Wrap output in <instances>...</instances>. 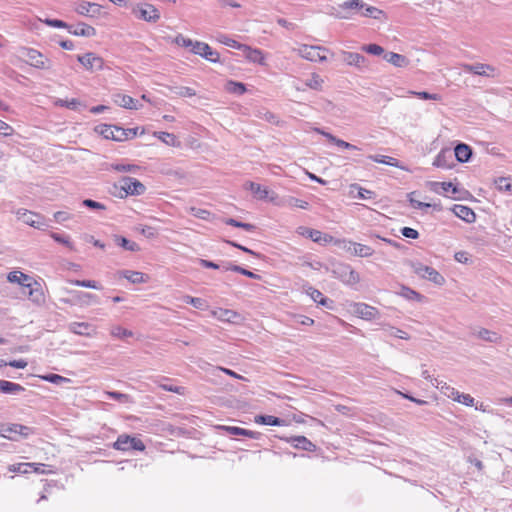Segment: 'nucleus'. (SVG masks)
I'll return each mask as SVG.
<instances>
[{"instance_id": "f257e3e1", "label": "nucleus", "mask_w": 512, "mask_h": 512, "mask_svg": "<svg viewBox=\"0 0 512 512\" xmlns=\"http://www.w3.org/2000/svg\"><path fill=\"white\" fill-rule=\"evenodd\" d=\"M131 12L136 19L148 23H156L161 18V14L158 8L147 2L134 5L131 9Z\"/></svg>"}, {"instance_id": "f03ea898", "label": "nucleus", "mask_w": 512, "mask_h": 512, "mask_svg": "<svg viewBox=\"0 0 512 512\" xmlns=\"http://www.w3.org/2000/svg\"><path fill=\"white\" fill-rule=\"evenodd\" d=\"M112 446L115 450L123 452L128 450H136L143 452L146 448L144 442L140 438L130 436L127 434L119 435Z\"/></svg>"}, {"instance_id": "7ed1b4c3", "label": "nucleus", "mask_w": 512, "mask_h": 512, "mask_svg": "<svg viewBox=\"0 0 512 512\" xmlns=\"http://www.w3.org/2000/svg\"><path fill=\"white\" fill-rule=\"evenodd\" d=\"M328 50L321 46L302 44L298 47L297 53L303 59L312 62H322L327 59Z\"/></svg>"}, {"instance_id": "20e7f679", "label": "nucleus", "mask_w": 512, "mask_h": 512, "mask_svg": "<svg viewBox=\"0 0 512 512\" xmlns=\"http://www.w3.org/2000/svg\"><path fill=\"white\" fill-rule=\"evenodd\" d=\"M119 188L123 192L120 197L138 196L146 191L145 185L132 177H123L119 180Z\"/></svg>"}, {"instance_id": "39448f33", "label": "nucleus", "mask_w": 512, "mask_h": 512, "mask_svg": "<svg viewBox=\"0 0 512 512\" xmlns=\"http://www.w3.org/2000/svg\"><path fill=\"white\" fill-rule=\"evenodd\" d=\"M32 433V428L18 423L2 425L0 429L1 436L10 440H17L19 437L26 438Z\"/></svg>"}, {"instance_id": "423d86ee", "label": "nucleus", "mask_w": 512, "mask_h": 512, "mask_svg": "<svg viewBox=\"0 0 512 512\" xmlns=\"http://www.w3.org/2000/svg\"><path fill=\"white\" fill-rule=\"evenodd\" d=\"M27 64L37 69H48L50 61L40 51L34 48H24L22 51Z\"/></svg>"}, {"instance_id": "0eeeda50", "label": "nucleus", "mask_w": 512, "mask_h": 512, "mask_svg": "<svg viewBox=\"0 0 512 512\" xmlns=\"http://www.w3.org/2000/svg\"><path fill=\"white\" fill-rule=\"evenodd\" d=\"M95 132L105 139L114 141H125V129L116 125L99 124L95 127Z\"/></svg>"}, {"instance_id": "6e6552de", "label": "nucleus", "mask_w": 512, "mask_h": 512, "mask_svg": "<svg viewBox=\"0 0 512 512\" xmlns=\"http://www.w3.org/2000/svg\"><path fill=\"white\" fill-rule=\"evenodd\" d=\"M192 54L198 55L212 63L220 62V54L214 50L209 44L201 41H195L193 44Z\"/></svg>"}, {"instance_id": "1a4fd4ad", "label": "nucleus", "mask_w": 512, "mask_h": 512, "mask_svg": "<svg viewBox=\"0 0 512 512\" xmlns=\"http://www.w3.org/2000/svg\"><path fill=\"white\" fill-rule=\"evenodd\" d=\"M414 272L422 278L428 279L437 285H443L445 282L444 277L434 268L417 263L413 265Z\"/></svg>"}, {"instance_id": "9d476101", "label": "nucleus", "mask_w": 512, "mask_h": 512, "mask_svg": "<svg viewBox=\"0 0 512 512\" xmlns=\"http://www.w3.org/2000/svg\"><path fill=\"white\" fill-rule=\"evenodd\" d=\"M78 61L89 71H100L104 68V59L94 53L78 56Z\"/></svg>"}, {"instance_id": "9b49d317", "label": "nucleus", "mask_w": 512, "mask_h": 512, "mask_svg": "<svg viewBox=\"0 0 512 512\" xmlns=\"http://www.w3.org/2000/svg\"><path fill=\"white\" fill-rule=\"evenodd\" d=\"M16 215L18 219L31 227L41 229L45 225L44 218L40 214L27 209H19L16 212Z\"/></svg>"}, {"instance_id": "f8f14e48", "label": "nucleus", "mask_w": 512, "mask_h": 512, "mask_svg": "<svg viewBox=\"0 0 512 512\" xmlns=\"http://www.w3.org/2000/svg\"><path fill=\"white\" fill-rule=\"evenodd\" d=\"M25 287L29 289L28 298L32 302L38 305L45 303L46 297L44 290L37 280L32 279L27 284H25Z\"/></svg>"}, {"instance_id": "ddd939ff", "label": "nucleus", "mask_w": 512, "mask_h": 512, "mask_svg": "<svg viewBox=\"0 0 512 512\" xmlns=\"http://www.w3.org/2000/svg\"><path fill=\"white\" fill-rule=\"evenodd\" d=\"M281 439L291 444L296 449H301L308 452H314L316 450V445L305 436H291Z\"/></svg>"}, {"instance_id": "4468645a", "label": "nucleus", "mask_w": 512, "mask_h": 512, "mask_svg": "<svg viewBox=\"0 0 512 512\" xmlns=\"http://www.w3.org/2000/svg\"><path fill=\"white\" fill-rule=\"evenodd\" d=\"M241 51L248 61L259 65H266V55L262 50L244 44Z\"/></svg>"}, {"instance_id": "2eb2a0df", "label": "nucleus", "mask_w": 512, "mask_h": 512, "mask_svg": "<svg viewBox=\"0 0 512 512\" xmlns=\"http://www.w3.org/2000/svg\"><path fill=\"white\" fill-rule=\"evenodd\" d=\"M324 85V79L318 73H311L303 85H296L297 91H306L307 89L321 91Z\"/></svg>"}, {"instance_id": "dca6fc26", "label": "nucleus", "mask_w": 512, "mask_h": 512, "mask_svg": "<svg viewBox=\"0 0 512 512\" xmlns=\"http://www.w3.org/2000/svg\"><path fill=\"white\" fill-rule=\"evenodd\" d=\"M353 313L356 316L366 320L374 319L378 315V311L376 308L369 306L368 304L365 303L354 304Z\"/></svg>"}, {"instance_id": "f3484780", "label": "nucleus", "mask_w": 512, "mask_h": 512, "mask_svg": "<svg viewBox=\"0 0 512 512\" xmlns=\"http://www.w3.org/2000/svg\"><path fill=\"white\" fill-rule=\"evenodd\" d=\"M45 465L40 463H18L16 465H13L10 468V471L12 472H19V473H29V472H35L44 474L46 473V470L44 469Z\"/></svg>"}, {"instance_id": "a211bd4d", "label": "nucleus", "mask_w": 512, "mask_h": 512, "mask_svg": "<svg viewBox=\"0 0 512 512\" xmlns=\"http://www.w3.org/2000/svg\"><path fill=\"white\" fill-rule=\"evenodd\" d=\"M114 103L122 108L129 109V110H137L141 107L139 105L138 100L134 99L133 97L118 93L114 95Z\"/></svg>"}, {"instance_id": "6ab92c4d", "label": "nucleus", "mask_w": 512, "mask_h": 512, "mask_svg": "<svg viewBox=\"0 0 512 512\" xmlns=\"http://www.w3.org/2000/svg\"><path fill=\"white\" fill-rule=\"evenodd\" d=\"M211 315L222 322H235L240 316L239 314L231 309L217 308L211 311Z\"/></svg>"}, {"instance_id": "aec40b11", "label": "nucleus", "mask_w": 512, "mask_h": 512, "mask_svg": "<svg viewBox=\"0 0 512 512\" xmlns=\"http://www.w3.org/2000/svg\"><path fill=\"white\" fill-rule=\"evenodd\" d=\"M453 213L467 223H473L476 220L475 212L465 205H454L452 208Z\"/></svg>"}, {"instance_id": "412c9836", "label": "nucleus", "mask_w": 512, "mask_h": 512, "mask_svg": "<svg viewBox=\"0 0 512 512\" xmlns=\"http://www.w3.org/2000/svg\"><path fill=\"white\" fill-rule=\"evenodd\" d=\"M120 276L127 279L132 284H141L149 281V275L133 270H123L120 272Z\"/></svg>"}, {"instance_id": "4be33fe9", "label": "nucleus", "mask_w": 512, "mask_h": 512, "mask_svg": "<svg viewBox=\"0 0 512 512\" xmlns=\"http://www.w3.org/2000/svg\"><path fill=\"white\" fill-rule=\"evenodd\" d=\"M464 70L477 75L494 76L495 68L488 64H476L463 66Z\"/></svg>"}, {"instance_id": "5701e85b", "label": "nucleus", "mask_w": 512, "mask_h": 512, "mask_svg": "<svg viewBox=\"0 0 512 512\" xmlns=\"http://www.w3.org/2000/svg\"><path fill=\"white\" fill-rule=\"evenodd\" d=\"M218 429L223 430L231 435H240V436H246L248 438L255 439L258 436V433L252 430L244 429L241 427L236 426H226V425H219L217 426Z\"/></svg>"}, {"instance_id": "b1692460", "label": "nucleus", "mask_w": 512, "mask_h": 512, "mask_svg": "<svg viewBox=\"0 0 512 512\" xmlns=\"http://www.w3.org/2000/svg\"><path fill=\"white\" fill-rule=\"evenodd\" d=\"M348 251L359 257H370L373 255L374 250L372 247L356 242H349Z\"/></svg>"}, {"instance_id": "393cba45", "label": "nucleus", "mask_w": 512, "mask_h": 512, "mask_svg": "<svg viewBox=\"0 0 512 512\" xmlns=\"http://www.w3.org/2000/svg\"><path fill=\"white\" fill-rule=\"evenodd\" d=\"M361 15L363 17L372 18L379 21H384L387 19V14L382 9H379L374 6H368L364 4V8H361Z\"/></svg>"}, {"instance_id": "a878e982", "label": "nucleus", "mask_w": 512, "mask_h": 512, "mask_svg": "<svg viewBox=\"0 0 512 512\" xmlns=\"http://www.w3.org/2000/svg\"><path fill=\"white\" fill-rule=\"evenodd\" d=\"M309 238L316 243H322V244H330V243L338 244L341 242L340 240L335 239L333 236L326 234V233H322L321 231L316 230V229H313V231L309 232Z\"/></svg>"}, {"instance_id": "bb28decb", "label": "nucleus", "mask_w": 512, "mask_h": 512, "mask_svg": "<svg viewBox=\"0 0 512 512\" xmlns=\"http://www.w3.org/2000/svg\"><path fill=\"white\" fill-rule=\"evenodd\" d=\"M429 189L437 194H446L452 192L455 194L457 188L451 182H430Z\"/></svg>"}, {"instance_id": "cd10ccee", "label": "nucleus", "mask_w": 512, "mask_h": 512, "mask_svg": "<svg viewBox=\"0 0 512 512\" xmlns=\"http://www.w3.org/2000/svg\"><path fill=\"white\" fill-rule=\"evenodd\" d=\"M77 12L85 16H95L100 14L101 6L97 3L83 2L78 5Z\"/></svg>"}, {"instance_id": "c85d7f7f", "label": "nucleus", "mask_w": 512, "mask_h": 512, "mask_svg": "<svg viewBox=\"0 0 512 512\" xmlns=\"http://www.w3.org/2000/svg\"><path fill=\"white\" fill-rule=\"evenodd\" d=\"M384 59L395 67H406L409 64V60L404 55L395 52L386 53Z\"/></svg>"}, {"instance_id": "c756f323", "label": "nucleus", "mask_w": 512, "mask_h": 512, "mask_svg": "<svg viewBox=\"0 0 512 512\" xmlns=\"http://www.w3.org/2000/svg\"><path fill=\"white\" fill-rule=\"evenodd\" d=\"M343 57L345 63L350 66L362 67L366 62L363 55L355 52H344Z\"/></svg>"}, {"instance_id": "7c9ffc66", "label": "nucleus", "mask_w": 512, "mask_h": 512, "mask_svg": "<svg viewBox=\"0 0 512 512\" xmlns=\"http://www.w3.org/2000/svg\"><path fill=\"white\" fill-rule=\"evenodd\" d=\"M255 423L260 425H269V426H283L285 425L284 420L272 416V415H257L254 418Z\"/></svg>"}, {"instance_id": "2f4dec72", "label": "nucleus", "mask_w": 512, "mask_h": 512, "mask_svg": "<svg viewBox=\"0 0 512 512\" xmlns=\"http://www.w3.org/2000/svg\"><path fill=\"white\" fill-rule=\"evenodd\" d=\"M306 293L319 305L331 307L330 304L332 301L326 298L318 289L310 286L306 289Z\"/></svg>"}, {"instance_id": "473e14b6", "label": "nucleus", "mask_w": 512, "mask_h": 512, "mask_svg": "<svg viewBox=\"0 0 512 512\" xmlns=\"http://www.w3.org/2000/svg\"><path fill=\"white\" fill-rule=\"evenodd\" d=\"M153 136L161 140L163 143H165L168 146L171 147H180L181 142L179 139L172 133L168 132H154Z\"/></svg>"}, {"instance_id": "72a5a7b5", "label": "nucleus", "mask_w": 512, "mask_h": 512, "mask_svg": "<svg viewBox=\"0 0 512 512\" xmlns=\"http://www.w3.org/2000/svg\"><path fill=\"white\" fill-rule=\"evenodd\" d=\"M245 188L249 189L255 196H257L259 199H266L268 198L269 191L266 187L261 186L258 183L255 182H247L245 184Z\"/></svg>"}, {"instance_id": "f704fd0d", "label": "nucleus", "mask_w": 512, "mask_h": 512, "mask_svg": "<svg viewBox=\"0 0 512 512\" xmlns=\"http://www.w3.org/2000/svg\"><path fill=\"white\" fill-rule=\"evenodd\" d=\"M7 279L11 283H17L25 287L33 278L21 271H12L8 274Z\"/></svg>"}, {"instance_id": "c9c22d12", "label": "nucleus", "mask_w": 512, "mask_h": 512, "mask_svg": "<svg viewBox=\"0 0 512 512\" xmlns=\"http://www.w3.org/2000/svg\"><path fill=\"white\" fill-rule=\"evenodd\" d=\"M0 391L8 394L19 393L24 391V387L18 383L7 380H0Z\"/></svg>"}, {"instance_id": "e433bc0d", "label": "nucleus", "mask_w": 512, "mask_h": 512, "mask_svg": "<svg viewBox=\"0 0 512 512\" xmlns=\"http://www.w3.org/2000/svg\"><path fill=\"white\" fill-rule=\"evenodd\" d=\"M225 90L231 94L243 95L247 89L242 82L229 80L225 84Z\"/></svg>"}, {"instance_id": "4c0bfd02", "label": "nucleus", "mask_w": 512, "mask_h": 512, "mask_svg": "<svg viewBox=\"0 0 512 512\" xmlns=\"http://www.w3.org/2000/svg\"><path fill=\"white\" fill-rule=\"evenodd\" d=\"M471 153H472V151H471L470 147L466 144H458L455 147V157L460 162L468 161L471 156Z\"/></svg>"}, {"instance_id": "58836bf2", "label": "nucleus", "mask_w": 512, "mask_h": 512, "mask_svg": "<svg viewBox=\"0 0 512 512\" xmlns=\"http://www.w3.org/2000/svg\"><path fill=\"white\" fill-rule=\"evenodd\" d=\"M70 329L75 334L89 336L92 331V326L86 322H74L71 324Z\"/></svg>"}, {"instance_id": "ea45409f", "label": "nucleus", "mask_w": 512, "mask_h": 512, "mask_svg": "<svg viewBox=\"0 0 512 512\" xmlns=\"http://www.w3.org/2000/svg\"><path fill=\"white\" fill-rule=\"evenodd\" d=\"M435 387L446 397L454 400V398L457 396L458 390H456L454 387L450 386L446 382L440 381L435 384Z\"/></svg>"}, {"instance_id": "a19ab883", "label": "nucleus", "mask_w": 512, "mask_h": 512, "mask_svg": "<svg viewBox=\"0 0 512 512\" xmlns=\"http://www.w3.org/2000/svg\"><path fill=\"white\" fill-rule=\"evenodd\" d=\"M216 41L220 44H223L225 46H228L230 48H234V49H238V50H241L243 45L242 43H239L238 41L230 38L228 35L226 34H219L217 37H216Z\"/></svg>"}, {"instance_id": "79ce46f5", "label": "nucleus", "mask_w": 512, "mask_h": 512, "mask_svg": "<svg viewBox=\"0 0 512 512\" xmlns=\"http://www.w3.org/2000/svg\"><path fill=\"white\" fill-rule=\"evenodd\" d=\"M172 42L179 47L188 49L189 52H191V53H192V49H193V44L195 43V41H193L192 39H190L182 34L176 35L174 37V39L172 40Z\"/></svg>"}, {"instance_id": "37998d69", "label": "nucleus", "mask_w": 512, "mask_h": 512, "mask_svg": "<svg viewBox=\"0 0 512 512\" xmlns=\"http://www.w3.org/2000/svg\"><path fill=\"white\" fill-rule=\"evenodd\" d=\"M369 158L377 163H382L394 167H398V160L396 158L390 157V156H369Z\"/></svg>"}, {"instance_id": "c03bdc74", "label": "nucleus", "mask_w": 512, "mask_h": 512, "mask_svg": "<svg viewBox=\"0 0 512 512\" xmlns=\"http://www.w3.org/2000/svg\"><path fill=\"white\" fill-rule=\"evenodd\" d=\"M76 300L79 304H90L92 302L97 301V297L93 294L86 293V292H77L76 293Z\"/></svg>"}, {"instance_id": "a18cd8bd", "label": "nucleus", "mask_w": 512, "mask_h": 512, "mask_svg": "<svg viewBox=\"0 0 512 512\" xmlns=\"http://www.w3.org/2000/svg\"><path fill=\"white\" fill-rule=\"evenodd\" d=\"M41 379L53 383V384H61L70 382L69 378L63 377L59 374H48L44 376H40Z\"/></svg>"}, {"instance_id": "49530a36", "label": "nucleus", "mask_w": 512, "mask_h": 512, "mask_svg": "<svg viewBox=\"0 0 512 512\" xmlns=\"http://www.w3.org/2000/svg\"><path fill=\"white\" fill-rule=\"evenodd\" d=\"M478 337L489 342H497L500 339L497 333L489 331L487 329L479 330Z\"/></svg>"}, {"instance_id": "de8ad7c7", "label": "nucleus", "mask_w": 512, "mask_h": 512, "mask_svg": "<svg viewBox=\"0 0 512 512\" xmlns=\"http://www.w3.org/2000/svg\"><path fill=\"white\" fill-rule=\"evenodd\" d=\"M50 236L56 242L65 245L71 251L75 250V247H74L73 243L70 241L69 237H64V236H62V235H60L58 233H55V232H51Z\"/></svg>"}, {"instance_id": "09e8293b", "label": "nucleus", "mask_w": 512, "mask_h": 512, "mask_svg": "<svg viewBox=\"0 0 512 512\" xmlns=\"http://www.w3.org/2000/svg\"><path fill=\"white\" fill-rule=\"evenodd\" d=\"M225 223L227 225H230V226H233V227L242 228V229H244L246 231H249V232L255 230V226L253 224L239 222V221H237L235 219H232V218L226 219Z\"/></svg>"}, {"instance_id": "8fccbe9b", "label": "nucleus", "mask_w": 512, "mask_h": 512, "mask_svg": "<svg viewBox=\"0 0 512 512\" xmlns=\"http://www.w3.org/2000/svg\"><path fill=\"white\" fill-rule=\"evenodd\" d=\"M361 50L372 55L380 56L384 53V49L378 44H367L361 47Z\"/></svg>"}, {"instance_id": "3c124183", "label": "nucleus", "mask_w": 512, "mask_h": 512, "mask_svg": "<svg viewBox=\"0 0 512 512\" xmlns=\"http://www.w3.org/2000/svg\"><path fill=\"white\" fill-rule=\"evenodd\" d=\"M72 285L85 287V288H92V289H101L102 287L98 285L96 281L93 280H70L69 281Z\"/></svg>"}, {"instance_id": "603ef678", "label": "nucleus", "mask_w": 512, "mask_h": 512, "mask_svg": "<svg viewBox=\"0 0 512 512\" xmlns=\"http://www.w3.org/2000/svg\"><path fill=\"white\" fill-rule=\"evenodd\" d=\"M409 94L414 95L423 100H434V101L441 100V95H439L437 93L431 94V93H428L425 91H422V92L409 91Z\"/></svg>"}, {"instance_id": "864d4df0", "label": "nucleus", "mask_w": 512, "mask_h": 512, "mask_svg": "<svg viewBox=\"0 0 512 512\" xmlns=\"http://www.w3.org/2000/svg\"><path fill=\"white\" fill-rule=\"evenodd\" d=\"M401 295L409 300L422 301L423 299L421 294L408 287L402 288Z\"/></svg>"}, {"instance_id": "5fc2aeb1", "label": "nucleus", "mask_w": 512, "mask_h": 512, "mask_svg": "<svg viewBox=\"0 0 512 512\" xmlns=\"http://www.w3.org/2000/svg\"><path fill=\"white\" fill-rule=\"evenodd\" d=\"M454 401L461 403L465 406H473L475 400L470 394L460 393L458 391L457 396L454 398Z\"/></svg>"}, {"instance_id": "6e6d98bb", "label": "nucleus", "mask_w": 512, "mask_h": 512, "mask_svg": "<svg viewBox=\"0 0 512 512\" xmlns=\"http://www.w3.org/2000/svg\"><path fill=\"white\" fill-rule=\"evenodd\" d=\"M111 335L116 338H127L131 337L133 333L121 326H116L112 328Z\"/></svg>"}, {"instance_id": "4d7b16f0", "label": "nucleus", "mask_w": 512, "mask_h": 512, "mask_svg": "<svg viewBox=\"0 0 512 512\" xmlns=\"http://www.w3.org/2000/svg\"><path fill=\"white\" fill-rule=\"evenodd\" d=\"M76 35H82V36H94L96 34V30L94 27L88 25V24H81L79 26V29L75 31Z\"/></svg>"}, {"instance_id": "13d9d810", "label": "nucleus", "mask_w": 512, "mask_h": 512, "mask_svg": "<svg viewBox=\"0 0 512 512\" xmlns=\"http://www.w3.org/2000/svg\"><path fill=\"white\" fill-rule=\"evenodd\" d=\"M497 188L500 191H511L512 190V184L510 178L507 177H500L496 180Z\"/></svg>"}, {"instance_id": "bf43d9fd", "label": "nucleus", "mask_w": 512, "mask_h": 512, "mask_svg": "<svg viewBox=\"0 0 512 512\" xmlns=\"http://www.w3.org/2000/svg\"><path fill=\"white\" fill-rule=\"evenodd\" d=\"M118 244L121 245L124 249L129 250V251H139L140 250V247L137 243L130 242L125 237H120L118 239Z\"/></svg>"}, {"instance_id": "052dcab7", "label": "nucleus", "mask_w": 512, "mask_h": 512, "mask_svg": "<svg viewBox=\"0 0 512 512\" xmlns=\"http://www.w3.org/2000/svg\"><path fill=\"white\" fill-rule=\"evenodd\" d=\"M341 9L347 10V9H354V8H364V3L362 0H348L345 1L343 4L340 5Z\"/></svg>"}, {"instance_id": "680f3d73", "label": "nucleus", "mask_w": 512, "mask_h": 512, "mask_svg": "<svg viewBox=\"0 0 512 512\" xmlns=\"http://www.w3.org/2000/svg\"><path fill=\"white\" fill-rule=\"evenodd\" d=\"M139 232L147 238H154L157 236V231L154 227L142 225L138 228Z\"/></svg>"}, {"instance_id": "e2e57ef3", "label": "nucleus", "mask_w": 512, "mask_h": 512, "mask_svg": "<svg viewBox=\"0 0 512 512\" xmlns=\"http://www.w3.org/2000/svg\"><path fill=\"white\" fill-rule=\"evenodd\" d=\"M55 105L56 106H60V107H67V108H70V109H76L77 106L79 105V102L76 99H71L70 101L63 100V99H58L55 102Z\"/></svg>"}, {"instance_id": "0e129e2a", "label": "nucleus", "mask_w": 512, "mask_h": 512, "mask_svg": "<svg viewBox=\"0 0 512 512\" xmlns=\"http://www.w3.org/2000/svg\"><path fill=\"white\" fill-rule=\"evenodd\" d=\"M191 213L197 217V218H200V219H203V220H208L211 213L208 211V210H205V209H199V208H195V207H192L190 209Z\"/></svg>"}, {"instance_id": "69168bd1", "label": "nucleus", "mask_w": 512, "mask_h": 512, "mask_svg": "<svg viewBox=\"0 0 512 512\" xmlns=\"http://www.w3.org/2000/svg\"><path fill=\"white\" fill-rule=\"evenodd\" d=\"M14 134V128L0 119V135L8 137Z\"/></svg>"}, {"instance_id": "338daca9", "label": "nucleus", "mask_w": 512, "mask_h": 512, "mask_svg": "<svg viewBox=\"0 0 512 512\" xmlns=\"http://www.w3.org/2000/svg\"><path fill=\"white\" fill-rule=\"evenodd\" d=\"M230 269H231L232 271H235V272H238V273H240V274H242V275H245V276H247V277H249V278H253V279H259V278H260V276H259V275L255 274V273H253L252 271H249V270H247V269H245V268H242V267H240V266H236V265H234V266H232Z\"/></svg>"}, {"instance_id": "774afa93", "label": "nucleus", "mask_w": 512, "mask_h": 512, "mask_svg": "<svg viewBox=\"0 0 512 512\" xmlns=\"http://www.w3.org/2000/svg\"><path fill=\"white\" fill-rule=\"evenodd\" d=\"M105 394L110 397V398H113L117 401H121V402H128L129 401V396L127 394H123V393H119V392H116V391H106Z\"/></svg>"}]
</instances>
